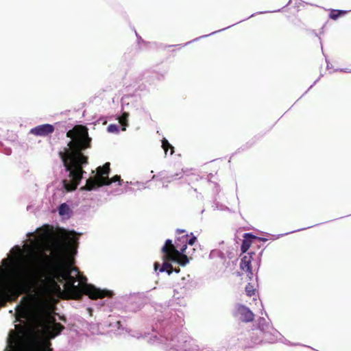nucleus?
<instances>
[{"mask_svg":"<svg viewBox=\"0 0 351 351\" xmlns=\"http://www.w3.org/2000/svg\"><path fill=\"white\" fill-rule=\"evenodd\" d=\"M65 252V245L58 243L52 245L50 255L43 250L32 252L29 269L21 278H13L10 269H7V276L0 286V303L14 301L31 287L45 285L47 282L57 285L60 289L57 282L62 283L64 281L67 299L80 300L84 294L92 300L112 296V291L97 289L92 285H85L82 287L80 285H75L76 273L79 274V269L66 263Z\"/></svg>","mask_w":351,"mask_h":351,"instance_id":"f257e3e1","label":"nucleus"},{"mask_svg":"<svg viewBox=\"0 0 351 351\" xmlns=\"http://www.w3.org/2000/svg\"><path fill=\"white\" fill-rule=\"evenodd\" d=\"M66 137L71 140L67 146L58 152L70 180H62L63 188L67 192L75 191L85 173L84 167L88 165L89 158L85 151L92 147V138L89 136L86 126L76 125L66 132Z\"/></svg>","mask_w":351,"mask_h":351,"instance_id":"f03ea898","label":"nucleus"},{"mask_svg":"<svg viewBox=\"0 0 351 351\" xmlns=\"http://www.w3.org/2000/svg\"><path fill=\"white\" fill-rule=\"evenodd\" d=\"M186 250V236L182 235L176 239L174 244L171 239L166 240L161 251L165 260L172 261L184 267L189 263L193 255V253Z\"/></svg>","mask_w":351,"mask_h":351,"instance_id":"7ed1b4c3","label":"nucleus"},{"mask_svg":"<svg viewBox=\"0 0 351 351\" xmlns=\"http://www.w3.org/2000/svg\"><path fill=\"white\" fill-rule=\"evenodd\" d=\"M110 162H106L103 166H99L96 169V175L90 177L86 180L85 186L80 188L81 191H93L103 186H108L113 182H118L121 186L122 180L121 176L116 175L109 178L110 168Z\"/></svg>","mask_w":351,"mask_h":351,"instance_id":"20e7f679","label":"nucleus"},{"mask_svg":"<svg viewBox=\"0 0 351 351\" xmlns=\"http://www.w3.org/2000/svg\"><path fill=\"white\" fill-rule=\"evenodd\" d=\"M37 328H41L38 332L47 339H53L64 330V327L60 323L56 322L54 317H51L47 322L42 317L37 319Z\"/></svg>","mask_w":351,"mask_h":351,"instance_id":"39448f33","label":"nucleus"},{"mask_svg":"<svg viewBox=\"0 0 351 351\" xmlns=\"http://www.w3.org/2000/svg\"><path fill=\"white\" fill-rule=\"evenodd\" d=\"M255 255L254 252H249L244 255L241 260L240 269L244 271L247 278L251 280L254 276L252 267V261L253 260V256Z\"/></svg>","mask_w":351,"mask_h":351,"instance_id":"423d86ee","label":"nucleus"},{"mask_svg":"<svg viewBox=\"0 0 351 351\" xmlns=\"http://www.w3.org/2000/svg\"><path fill=\"white\" fill-rule=\"evenodd\" d=\"M54 130L53 125L47 123L32 128L29 133L38 136H45L52 134Z\"/></svg>","mask_w":351,"mask_h":351,"instance_id":"0eeeda50","label":"nucleus"},{"mask_svg":"<svg viewBox=\"0 0 351 351\" xmlns=\"http://www.w3.org/2000/svg\"><path fill=\"white\" fill-rule=\"evenodd\" d=\"M237 311L241 315V319L243 322H250L254 320V313L245 306L239 304L237 306Z\"/></svg>","mask_w":351,"mask_h":351,"instance_id":"6e6552de","label":"nucleus"},{"mask_svg":"<svg viewBox=\"0 0 351 351\" xmlns=\"http://www.w3.org/2000/svg\"><path fill=\"white\" fill-rule=\"evenodd\" d=\"M244 239L243 240L241 246V250L242 253H245L252 244L254 243L255 240H261V238H258L251 233H245L244 234Z\"/></svg>","mask_w":351,"mask_h":351,"instance_id":"1a4fd4ad","label":"nucleus"},{"mask_svg":"<svg viewBox=\"0 0 351 351\" xmlns=\"http://www.w3.org/2000/svg\"><path fill=\"white\" fill-rule=\"evenodd\" d=\"M162 258H164V257ZM163 260H164V263L161 267H160V265L158 262H156L154 263V269L156 271L159 269L160 272L166 271L169 275L171 274L173 271L172 265L170 263H169V261H166L165 259H163Z\"/></svg>","mask_w":351,"mask_h":351,"instance_id":"9d476101","label":"nucleus"},{"mask_svg":"<svg viewBox=\"0 0 351 351\" xmlns=\"http://www.w3.org/2000/svg\"><path fill=\"white\" fill-rule=\"evenodd\" d=\"M28 313V309L26 306L18 305L16 307L15 316L17 321H21V319H26Z\"/></svg>","mask_w":351,"mask_h":351,"instance_id":"9b49d317","label":"nucleus"},{"mask_svg":"<svg viewBox=\"0 0 351 351\" xmlns=\"http://www.w3.org/2000/svg\"><path fill=\"white\" fill-rule=\"evenodd\" d=\"M346 10H332L329 14V17L332 20H337L339 16L346 14Z\"/></svg>","mask_w":351,"mask_h":351,"instance_id":"f8f14e48","label":"nucleus"},{"mask_svg":"<svg viewBox=\"0 0 351 351\" xmlns=\"http://www.w3.org/2000/svg\"><path fill=\"white\" fill-rule=\"evenodd\" d=\"M162 147L163 148L166 154L169 149H171V155H172L174 153V147L169 143V141L166 138H163L162 140Z\"/></svg>","mask_w":351,"mask_h":351,"instance_id":"ddd939ff","label":"nucleus"},{"mask_svg":"<svg viewBox=\"0 0 351 351\" xmlns=\"http://www.w3.org/2000/svg\"><path fill=\"white\" fill-rule=\"evenodd\" d=\"M71 209L66 203H63L59 206L58 213L60 215L63 216L69 215Z\"/></svg>","mask_w":351,"mask_h":351,"instance_id":"4468645a","label":"nucleus"},{"mask_svg":"<svg viewBox=\"0 0 351 351\" xmlns=\"http://www.w3.org/2000/svg\"><path fill=\"white\" fill-rule=\"evenodd\" d=\"M256 289L251 283H248L245 287V292L247 296L251 297L255 294Z\"/></svg>","mask_w":351,"mask_h":351,"instance_id":"2eb2a0df","label":"nucleus"},{"mask_svg":"<svg viewBox=\"0 0 351 351\" xmlns=\"http://www.w3.org/2000/svg\"><path fill=\"white\" fill-rule=\"evenodd\" d=\"M76 276H77V281L79 282V285H80V287H82L85 285H88L86 283L87 278L85 276L81 275L80 272H79V274H76Z\"/></svg>","mask_w":351,"mask_h":351,"instance_id":"dca6fc26","label":"nucleus"},{"mask_svg":"<svg viewBox=\"0 0 351 351\" xmlns=\"http://www.w3.org/2000/svg\"><path fill=\"white\" fill-rule=\"evenodd\" d=\"M192 237L189 239L188 234H184L186 236V246L188 247V245L190 246H193L195 241H197V238L193 235V233L191 234Z\"/></svg>","mask_w":351,"mask_h":351,"instance_id":"f3484780","label":"nucleus"},{"mask_svg":"<svg viewBox=\"0 0 351 351\" xmlns=\"http://www.w3.org/2000/svg\"><path fill=\"white\" fill-rule=\"evenodd\" d=\"M45 346L42 348L40 351H52V349L49 348L51 343L48 340L45 341Z\"/></svg>","mask_w":351,"mask_h":351,"instance_id":"a211bd4d","label":"nucleus"},{"mask_svg":"<svg viewBox=\"0 0 351 351\" xmlns=\"http://www.w3.org/2000/svg\"><path fill=\"white\" fill-rule=\"evenodd\" d=\"M108 130L110 132L117 131V128L115 125L111 124L108 127Z\"/></svg>","mask_w":351,"mask_h":351,"instance_id":"6ab92c4d","label":"nucleus"},{"mask_svg":"<svg viewBox=\"0 0 351 351\" xmlns=\"http://www.w3.org/2000/svg\"><path fill=\"white\" fill-rule=\"evenodd\" d=\"M2 263L5 267H10V260L8 258L3 259L2 261Z\"/></svg>","mask_w":351,"mask_h":351,"instance_id":"aec40b11","label":"nucleus"},{"mask_svg":"<svg viewBox=\"0 0 351 351\" xmlns=\"http://www.w3.org/2000/svg\"><path fill=\"white\" fill-rule=\"evenodd\" d=\"M128 117V114L126 113H124L123 115L122 116V117L120 119V123L123 125H125V121L126 120V117Z\"/></svg>","mask_w":351,"mask_h":351,"instance_id":"412c9836","label":"nucleus"},{"mask_svg":"<svg viewBox=\"0 0 351 351\" xmlns=\"http://www.w3.org/2000/svg\"><path fill=\"white\" fill-rule=\"evenodd\" d=\"M182 173L181 172L179 174L177 173V174H175V175H172V176H169V178L171 179V180H176L178 176H179V178H181L182 177Z\"/></svg>","mask_w":351,"mask_h":351,"instance_id":"4be33fe9","label":"nucleus"},{"mask_svg":"<svg viewBox=\"0 0 351 351\" xmlns=\"http://www.w3.org/2000/svg\"><path fill=\"white\" fill-rule=\"evenodd\" d=\"M69 240L71 245H75L77 242V239L74 237L69 238Z\"/></svg>","mask_w":351,"mask_h":351,"instance_id":"5701e85b","label":"nucleus"},{"mask_svg":"<svg viewBox=\"0 0 351 351\" xmlns=\"http://www.w3.org/2000/svg\"><path fill=\"white\" fill-rule=\"evenodd\" d=\"M177 232L179 233V234L184 233V232H185V230H177Z\"/></svg>","mask_w":351,"mask_h":351,"instance_id":"b1692460","label":"nucleus"},{"mask_svg":"<svg viewBox=\"0 0 351 351\" xmlns=\"http://www.w3.org/2000/svg\"><path fill=\"white\" fill-rule=\"evenodd\" d=\"M173 271H176V273H178V272H180V269L179 268L175 269H173Z\"/></svg>","mask_w":351,"mask_h":351,"instance_id":"393cba45","label":"nucleus"},{"mask_svg":"<svg viewBox=\"0 0 351 351\" xmlns=\"http://www.w3.org/2000/svg\"><path fill=\"white\" fill-rule=\"evenodd\" d=\"M16 248L19 252H21V249H20V247H19V246H16Z\"/></svg>","mask_w":351,"mask_h":351,"instance_id":"a878e982","label":"nucleus"}]
</instances>
